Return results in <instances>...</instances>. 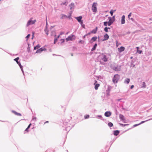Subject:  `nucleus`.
<instances>
[{"label":"nucleus","instance_id":"nucleus-1","mask_svg":"<svg viewBox=\"0 0 152 152\" xmlns=\"http://www.w3.org/2000/svg\"><path fill=\"white\" fill-rule=\"evenodd\" d=\"M120 76L118 74L114 75L113 79V82L114 83H117L119 79Z\"/></svg>","mask_w":152,"mask_h":152},{"label":"nucleus","instance_id":"nucleus-2","mask_svg":"<svg viewBox=\"0 0 152 152\" xmlns=\"http://www.w3.org/2000/svg\"><path fill=\"white\" fill-rule=\"evenodd\" d=\"M97 3L96 2H94L93 3L91 7V9L92 11L94 12H96L97 11V8L96 6Z\"/></svg>","mask_w":152,"mask_h":152},{"label":"nucleus","instance_id":"nucleus-3","mask_svg":"<svg viewBox=\"0 0 152 152\" xmlns=\"http://www.w3.org/2000/svg\"><path fill=\"white\" fill-rule=\"evenodd\" d=\"M75 36L73 34H71L67 38H66V41L67 42L69 41H72L75 40Z\"/></svg>","mask_w":152,"mask_h":152},{"label":"nucleus","instance_id":"nucleus-4","mask_svg":"<svg viewBox=\"0 0 152 152\" xmlns=\"http://www.w3.org/2000/svg\"><path fill=\"white\" fill-rule=\"evenodd\" d=\"M112 69L116 71H119L121 70L120 68H118V66H115V64H112L111 65Z\"/></svg>","mask_w":152,"mask_h":152},{"label":"nucleus","instance_id":"nucleus-5","mask_svg":"<svg viewBox=\"0 0 152 152\" xmlns=\"http://www.w3.org/2000/svg\"><path fill=\"white\" fill-rule=\"evenodd\" d=\"M101 59L105 62H107L108 60V58L107 56L103 53L101 55Z\"/></svg>","mask_w":152,"mask_h":152},{"label":"nucleus","instance_id":"nucleus-6","mask_svg":"<svg viewBox=\"0 0 152 152\" xmlns=\"http://www.w3.org/2000/svg\"><path fill=\"white\" fill-rule=\"evenodd\" d=\"M36 21V20H32L31 19H30L27 22V23L26 25V27H27L35 23Z\"/></svg>","mask_w":152,"mask_h":152},{"label":"nucleus","instance_id":"nucleus-7","mask_svg":"<svg viewBox=\"0 0 152 152\" xmlns=\"http://www.w3.org/2000/svg\"><path fill=\"white\" fill-rule=\"evenodd\" d=\"M75 18L77 20L78 22L80 23V24H83V20H82V17L81 16L75 17Z\"/></svg>","mask_w":152,"mask_h":152},{"label":"nucleus","instance_id":"nucleus-8","mask_svg":"<svg viewBox=\"0 0 152 152\" xmlns=\"http://www.w3.org/2000/svg\"><path fill=\"white\" fill-rule=\"evenodd\" d=\"M46 50V49L42 47L39 49H37L36 51V53H40L43 51Z\"/></svg>","mask_w":152,"mask_h":152},{"label":"nucleus","instance_id":"nucleus-9","mask_svg":"<svg viewBox=\"0 0 152 152\" xmlns=\"http://www.w3.org/2000/svg\"><path fill=\"white\" fill-rule=\"evenodd\" d=\"M125 16L124 15H122L121 18V24H124L125 23Z\"/></svg>","mask_w":152,"mask_h":152},{"label":"nucleus","instance_id":"nucleus-10","mask_svg":"<svg viewBox=\"0 0 152 152\" xmlns=\"http://www.w3.org/2000/svg\"><path fill=\"white\" fill-rule=\"evenodd\" d=\"M120 119L124 123H125L126 122L124 121L125 119L124 116L121 114H119V115Z\"/></svg>","mask_w":152,"mask_h":152},{"label":"nucleus","instance_id":"nucleus-11","mask_svg":"<svg viewBox=\"0 0 152 152\" xmlns=\"http://www.w3.org/2000/svg\"><path fill=\"white\" fill-rule=\"evenodd\" d=\"M111 115V113L110 111H106V112L104 114L105 116L107 117H109Z\"/></svg>","mask_w":152,"mask_h":152},{"label":"nucleus","instance_id":"nucleus-12","mask_svg":"<svg viewBox=\"0 0 152 152\" xmlns=\"http://www.w3.org/2000/svg\"><path fill=\"white\" fill-rule=\"evenodd\" d=\"M104 39H102L103 41H106L109 39V36L107 34H105L104 35Z\"/></svg>","mask_w":152,"mask_h":152},{"label":"nucleus","instance_id":"nucleus-13","mask_svg":"<svg viewBox=\"0 0 152 152\" xmlns=\"http://www.w3.org/2000/svg\"><path fill=\"white\" fill-rule=\"evenodd\" d=\"M135 61L134 60V61L133 60H132L130 62V67L132 68L134 67L135 66V65L134 64V62H135Z\"/></svg>","mask_w":152,"mask_h":152},{"label":"nucleus","instance_id":"nucleus-14","mask_svg":"<svg viewBox=\"0 0 152 152\" xmlns=\"http://www.w3.org/2000/svg\"><path fill=\"white\" fill-rule=\"evenodd\" d=\"M97 39V37L96 36H95L92 37L90 41V42L92 43L93 42L95 41Z\"/></svg>","mask_w":152,"mask_h":152},{"label":"nucleus","instance_id":"nucleus-15","mask_svg":"<svg viewBox=\"0 0 152 152\" xmlns=\"http://www.w3.org/2000/svg\"><path fill=\"white\" fill-rule=\"evenodd\" d=\"M12 112L16 115L20 116H22V115L20 113H17L15 110H12Z\"/></svg>","mask_w":152,"mask_h":152},{"label":"nucleus","instance_id":"nucleus-16","mask_svg":"<svg viewBox=\"0 0 152 152\" xmlns=\"http://www.w3.org/2000/svg\"><path fill=\"white\" fill-rule=\"evenodd\" d=\"M118 51L119 52H121L124 51L125 50V48L123 46H121L118 48Z\"/></svg>","mask_w":152,"mask_h":152},{"label":"nucleus","instance_id":"nucleus-17","mask_svg":"<svg viewBox=\"0 0 152 152\" xmlns=\"http://www.w3.org/2000/svg\"><path fill=\"white\" fill-rule=\"evenodd\" d=\"M120 132V131L118 130H114L113 131V134L115 136L118 135Z\"/></svg>","mask_w":152,"mask_h":152},{"label":"nucleus","instance_id":"nucleus-18","mask_svg":"<svg viewBox=\"0 0 152 152\" xmlns=\"http://www.w3.org/2000/svg\"><path fill=\"white\" fill-rule=\"evenodd\" d=\"M97 27H96L95 29L91 31V33H92L93 34H96L97 31Z\"/></svg>","mask_w":152,"mask_h":152},{"label":"nucleus","instance_id":"nucleus-19","mask_svg":"<svg viewBox=\"0 0 152 152\" xmlns=\"http://www.w3.org/2000/svg\"><path fill=\"white\" fill-rule=\"evenodd\" d=\"M96 118H99V119L102 120L103 121H104L105 120L102 117V116L101 115H96Z\"/></svg>","mask_w":152,"mask_h":152},{"label":"nucleus","instance_id":"nucleus-20","mask_svg":"<svg viewBox=\"0 0 152 152\" xmlns=\"http://www.w3.org/2000/svg\"><path fill=\"white\" fill-rule=\"evenodd\" d=\"M97 46V44L96 43L94 45V46H93V48H92L91 49V50L92 51H93L94 50H95L96 49Z\"/></svg>","mask_w":152,"mask_h":152},{"label":"nucleus","instance_id":"nucleus-21","mask_svg":"<svg viewBox=\"0 0 152 152\" xmlns=\"http://www.w3.org/2000/svg\"><path fill=\"white\" fill-rule=\"evenodd\" d=\"M73 126L71 127L69 126H67L66 127H65V130L66 131H68L67 133H68L69 132V131L71 129V128Z\"/></svg>","mask_w":152,"mask_h":152},{"label":"nucleus","instance_id":"nucleus-22","mask_svg":"<svg viewBox=\"0 0 152 152\" xmlns=\"http://www.w3.org/2000/svg\"><path fill=\"white\" fill-rule=\"evenodd\" d=\"M69 6L70 7V10H72L74 8V4L73 3H72L69 5Z\"/></svg>","mask_w":152,"mask_h":152},{"label":"nucleus","instance_id":"nucleus-23","mask_svg":"<svg viewBox=\"0 0 152 152\" xmlns=\"http://www.w3.org/2000/svg\"><path fill=\"white\" fill-rule=\"evenodd\" d=\"M136 48L137 49V52L139 53V54H141L142 52V51L141 50H139L140 48L139 47H137Z\"/></svg>","mask_w":152,"mask_h":152},{"label":"nucleus","instance_id":"nucleus-24","mask_svg":"<svg viewBox=\"0 0 152 152\" xmlns=\"http://www.w3.org/2000/svg\"><path fill=\"white\" fill-rule=\"evenodd\" d=\"M130 81V79L129 78H126L124 81V83H126L127 84H128Z\"/></svg>","mask_w":152,"mask_h":152},{"label":"nucleus","instance_id":"nucleus-25","mask_svg":"<svg viewBox=\"0 0 152 152\" xmlns=\"http://www.w3.org/2000/svg\"><path fill=\"white\" fill-rule=\"evenodd\" d=\"M109 19V22H111L112 23H113V22L115 21L114 20L112 19V17H109L108 18Z\"/></svg>","mask_w":152,"mask_h":152},{"label":"nucleus","instance_id":"nucleus-26","mask_svg":"<svg viewBox=\"0 0 152 152\" xmlns=\"http://www.w3.org/2000/svg\"><path fill=\"white\" fill-rule=\"evenodd\" d=\"M110 90V88L108 86V87L107 90L106 91V93L107 95H109Z\"/></svg>","mask_w":152,"mask_h":152},{"label":"nucleus","instance_id":"nucleus-27","mask_svg":"<svg viewBox=\"0 0 152 152\" xmlns=\"http://www.w3.org/2000/svg\"><path fill=\"white\" fill-rule=\"evenodd\" d=\"M40 47V46L38 44L36 46H35L34 47V49L35 50L38 49V48Z\"/></svg>","mask_w":152,"mask_h":152},{"label":"nucleus","instance_id":"nucleus-28","mask_svg":"<svg viewBox=\"0 0 152 152\" xmlns=\"http://www.w3.org/2000/svg\"><path fill=\"white\" fill-rule=\"evenodd\" d=\"M61 19H63L64 18H68L67 16L66 15H64V14H62L61 15Z\"/></svg>","mask_w":152,"mask_h":152},{"label":"nucleus","instance_id":"nucleus-29","mask_svg":"<svg viewBox=\"0 0 152 152\" xmlns=\"http://www.w3.org/2000/svg\"><path fill=\"white\" fill-rule=\"evenodd\" d=\"M142 86H141V88H145L146 87V85L145 84V83L144 82H143L142 83Z\"/></svg>","mask_w":152,"mask_h":152},{"label":"nucleus","instance_id":"nucleus-30","mask_svg":"<svg viewBox=\"0 0 152 152\" xmlns=\"http://www.w3.org/2000/svg\"><path fill=\"white\" fill-rule=\"evenodd\" d=\"M19 59V57H17L16 58H15V59H14V60L16 62L17 64H18V63L20 61H18Z\"/></svg>","mask_w":152,"mask_h":152},{"label":"nucleus","instance_id":"nucleus-31","mask_svg":"<svg viewBox=\"0 0 152 152\" xmlns=\"http://www.w3.org/2000/svg\"><path fill=\"white\" fill-rule=\"evenodd\" d=\"M99 84H96L95 85L94 88L96 90H97L98 89L99 87Z\"/></svg>","mask_w":152,"mask_h":152},{"label":"nucleus","instance_id":"nucleus-32","mask_svg":"<svg viewBox=\"0 0 152 152\" xmlns=\"http://www.w3.org/2000/svg\"><path fill=\"white\" fill-rule=\"evenodd\" d=\"M151 119H152L151 118V119H149L148 120H146V121H141L140 122V123L139 124V125H140L141 124H143V123H145V122H146L147 121H149L150 120H151Z\"/></svg>","mask_w":152,"mask_h":152},{"label":"nucleus","instance_id":"nucleus-33","mask_svg":"<svg viewBox=\"0 0 152 152\" xmlns=\"http://www.w3.org/2000/svg\"><path fill=\"white\" fill-rule=\"evenodd\" d=\"M116 10H111L110 12L111 16H112L113 14V13Z\"/></svg>","mask_w":152,"mask_h":152},{"label":"nucleus","instance_id":"nucleus-34","mask_svg":"<svg viewBox=\"0 0 152 152\" xmlns=\"http://www.w3.org/2000/svg\"><path fill=\"white\" fill-rule=\"evenodd\" d=\"M108 125L109 127H111L113 126V124L112 123L109 122L108 123Z\"/></svg>","mask_w":152,"mask_h":152},{"label":"nucleus","instance_id":"nucleus-35","mask_svg":"<svg viewBox=\"0 0 152 152\" xmlns=\"http://www.w3.org/2000/svg\"><path fill=\"white\" fill-rule=\"evenodd\" d=\"M119 124L121 126H122L123 127L125 126H128L129 125V124H122L121 123H119Z\"/></svg>","mask_w":152,"mask_h":152},{"label":"nucleus","instance_id":"nucleus-36","mask_svg":"<svg viewBox=\"0 0 152 152\" xmlns=\"http://www.w3.org/2000/svg\"><path fill=\"white\" fill-rule=\"evenodd\" d=\"M27 44H28V47L27 48V50H28V52L29 53V52H30V47H29L30 44H29V43L28 42Z\"/></svg>","mask_w":152,"mask_h":152},{"label":"nucleus","instance_id":"nucleus-37","mask_svg":"<svg viewBox=\"0 0 152 152\" xmlns=\"http://www.w3.org/2000/svg\"><path fill=\"white\" fill-rule=\"evenodd\" d=\"M30 36V34H28L27 36L26 37V41H27L28 39L29 38Z\"/></svg>","mask_w":152,"mask_h":152},{"label":"nucleus","instance_id":"nucleus-38","mask_svg":"<svg viewBox=\"0 0 152 152\" xmlns=\"http://www.w3.org/2000/svg\"><path fill=\"white\" fill-rule=\"evenodd\" d=\"M90 115H86L84 116V118L85 119H88L89 118Z\"/></svg>","mask_w":152,"mask_h":152},{"label":"nucleus","instance_id":"nucleus-39","mask_svg":"<svg viewBox=\"0 0 152 152\" xmlns=\"http://www.w3.org/2000/svg\"><path fill=\"white\" fill-rule=\"evenodd\" d=\"M108 25V22L105 21L104 22V25L105 26H107Z\"/></svg>","mask_w":152,"mask_h":152},{"label":"nucleus","instance_id":"nucleus-40","mask_svg":"<svg viewBox=\"0 0 152 152\" xmlns=\"http://www.w3.org/2000/svg\"><path fill=\"white\" fill-rule=\"evenodd\" d=\"M57 41H58L57 38H55L54 39V44H55L57 42Z\"/></svg>","mask_w":152,"mask_h":152},{"label":"nucleus","instance_id":"nucleus-41","mask_svg":"<svg viewBox=\"0 0 152 152\" xmlns=\"http://www.w3.org/2000/svg\"><path fill=\"white\" fill-rule=\"evenodd\" d=\"M104 30L106 32H108V29L107 27H106L104 28Z\"/></svg>","mask_w":152,"mask_h":152},{"label":"nucleus","instance_id":"nucleus-42","mask_svg":"<svg viewBox=\"0 0 152 152\" xmlns=\"http://www.w3.org/2000/svg\"><path fill=\"white\" fill-rule=\"evenodd\" d=\"M61 5H65L66 6L67 5V3L66 2H63L61 4Z\"/></svg>","mask_w":152,"mask_h":152},{"label":"nucleus","instance_id":"nucleus-43","mask_svg":"<svg viewBox=\"0 0 152 152\" xmlns=\"http://www.w3.org/2000/svg\"><path fill=\"white\" fill-rule=\"evenodd\" d=\"M32 120L34 121V122L36 121V117H33L32 118Z\"/></svg>","mask_w":152,"mask_h":152},{"label":"nucleus","instance_id":"nucleus-44","mask_svg":"<svg viewBox=\"0 0 152 152\" xmlns=\"http://www.w3.org/2000/svg\"><path fill=\"white\" fill-rule=\"evenodd\" d=\"M113 23H112L111 22H109V21H108V25L109 26H110V25H111Z\"/></svg>","mask_w":152,"mask_h":152},{"label":"nucleus","instance_id":"nucleus-45","mask_svg":"<svg viewBox=\"0 0 152 152\" xmlns=\"http://www.w3.org/2000/svg\"><path fill=\"white\" fill-rule=\"evenodd\" d=\"M18 65L19 66H20V67H22V66H23L21 65V63L20 62V61H19L18 63Z\"/></svg>","mask_w":152,"mask_h":152},{"label":"nucleus","instance_id":"nucleus-46","mask_svg":"<svg viewBox=\"0 0 152 152\" xmlns=\"http://www.w3.org/2000/svg\"><path fill=\"white\" fill-rule=\"evenodd\" d=\"M139 124H135L133 126V127H135L139 125Z\"/></svg>","mask_w":152,"mask_h":152},{"label":"nucleus","instance_id":"nucleus-47","mask_svg":"<svg viewBox=\"0 0 152 152\" xmlns=\"http://www.w3.org/2000/svg\"><path fill=\"white\" fill-rule=\"evenodd\" d=\"M61 43H63L65 42V40L64 39H61Z\"/></svg>","mask_w":152,"mask_h":152},{"label":"nucleus","instance_id":"nucleus-48","mask_svg":"<svg viewBox=\"0 0 152 152\" xmlns=\"http://www.w3.org/2000/svg\"><path fill=\"white\" fill-rule=\"evenodd\" d=\"M132 13H130L128 15V18L129 19H130V17L131 16Z\"/></svg>","mask_w":152,"mask_h":152},{"label":"nucleus","instance_id":"nucleus-49","mask_svg":"<svg viewBox=\"0 0 152 152\" xmlns=\"http://www.w3.org/2000/svg\"><path fill=\"white\" fill-rule=\"evenodd\" d=\"M45 33L47 34V35H48V31H47L46 29H45Z\"/></svg>","mask_w":152,"mask_h":152},{"label":"nucleus","instance_id":"nucleus-50","mask_svg":"<svg viewBox=\"0 0 152 152\" xmlns=\"http://www.w3.org/2000/svg\"><path fill=\"white\" fill-rule=\"evenodd\" d=\"M84 42V41H83L82 40H79V41H78V43H82V42Z\"/></svg>","mask_w":152,"mask_h":152},{"label":"nucleus","instance_id":"nucleus-51","mask_svg":"<svg viewBox=\"0 0 152 152\" xmlns=\"http://www.w3.org/2000/svg\"><path fill=\"white\" fill-rule=\"evenodd\" d=\"M80 25H81V26L83 28H85V25H84V24H83H83H80Z\"/></svg>","mask_w":152,"mask_h":152},{"label":"nucleus","instance_id":"nucleus-52","mask_svg":"<svg viewBox=\"0 0 152 152\" xmlns=\"http://www.w3.org/2000/svg\"><path fill=\"white\" fill-rule=\"evenodd\" d=\"M112 19H113V20H114L115 21V15H114L112 17Z\"/></svg>","mask_w":152,"mask_h":152},{"label":"nucleus","instance_id":"nucleus-53","mask_svg":"<svg viewBox=\"0 0 152 152\" xmlns=\"http://www.w3.org/2000/svg\"><path fill=\"white\" fill-rule=\"evenodd\" d=\"M31 123L28 126V127L27 128H29L31 126Z\"/></svg>","mask_w":152,"mask_h":152},{"label":"nucleus","instance_id":"nucleus-54","mask_svg":"<svg viewBox=\"0 0 152 152\" xmlns=\"http://www.w3.org/2000/svg\"><path fill=\"white\" fill-rule=\"evenodd\" d=\"M130 19V20H131L133 22H134V19L132 18H130V19Z\"/></svg>","mask_w":152,"mask_h":152},{"label":"nucleus","instance_id":"nucleus-55","mask_svg":"<svg viewBox=\"0 0 152 152\" xmlns=\"http://www.w3.org/2000/svg\"><path fill=\"white\" fill-rule=\"evenodd\" d=\"M29 128H27L25 130V131L28 132V131Z\"/></svg>","mask_w":152,"mask_h":152},{"label":"nucleus","instance_id":"nucleus-56","mask_svg":"<svg viewBox=\"0 0 152 152\" xmlns=\"http://www.w3.org/2000/svg\"><path fill=\"white\" fill-rule=\"evenodd\" d=\"M134 87V86L133 85H132L130 87V89H132Z\"/></svg>","mask_w":152,"mask_h":152},{"label":"nucleus","instance_id":"nucleus-57","mask_svg":"<svg viewBox=\"0 0 152 152\" xmlns=\"http://www.w3.org/2000/svg\"><path fill=\"white\" fill-rule=\"evenodd\" d=\"M91 33H91V31L89 32L88 34H86L87 35V36L88 35H89Z\"/></svg>","mask_w":152,"mask_h":152},{"label":"nucleus","instance_id":"nucleus-58","mask_svg":"<svg viewBox=\"0 0 152 152\" xmlns=\"http://www.w3.org/2000/svg\"><path fill=\"white\" fill-rule=\"evenodd\" d=\"M87 36V35H86V34H85V35L83 36V38L84 39H85V38L86 37V36Z\"/></svg>","mask_w":152,"mask_h":152},{"label":"nucleus","instance_id":"nucleus-59","mask_svg":"<svg viewBox=\"0 0 152 152\" xmlns=\"http://www.w3.org/2000/svg\"><path fill=\"white\" fill-rule=\"evenodd\" d=\"M20 68L22 71H23V66L20 67Z\"/></svg>","mask_w":152,"mask_h":152},{"label":"nucleus","instance_id":"nucleus-60","mask_svg":"<svg viewBox=\"0 0 152 152\" xmlns=\"http://www.w3.org/2000/svg\"><path fill=\"white\" fill-rule=\"evenodd\" d=\"M122 99H117V101H120Z\"/></svg>","mask_w":152,"mask_h":152},{"label":"nucleus","instance_id":"nucleus-61","mask_svg":"<svg viewBox=\"0 0 152 152\" xmlns=\"http://www.w3.org/2000/svg\"><path fill=\"white\" fill-rule=\"evenodd\" d=\"M71 15H69V16H67L68 17L67 18H71Z\"/></svg>","mask_w":152,"mask_h":152},{"label":"nucleus","instance_id":"nucleus-62","mask_svg":"<svg viewBox=\"0 0 152 152\" xmlns=\"http://www.w3.org/2000/svg\"><path fill=\"white\" fill-rule=\"evenodd\" d=\"M48 122H49L48 121H46V122H45L44 124L48 123Z\"/></svg>","mask_w":152,"mask_h":152},{"label":"nucleus","instance_id":"nucleus-63","mask_svg":"<svg viewBox=\"0 0 152 152\" xmlns=\"http://www.w3.org/2000/svg\"><path fill=\"white\" fill-rule=\"evenodd\" d=\"M95 83H94V85H95V83H96L97 82V81L96 80H95Z\"/></svg>","mask_w":152,"mask_h":152},{"label":"nucleus","instance_id":"nucleus-64","mask_svg":"<svg viewBox=\"0 0 152 152\" xmlns=\"http://www.w3.org/2000/svg\"><path fill=\"white\" fill-rule=\"evenodd\" d=\"M63 34V33L62 32H61L60 33V35H62Z\"/></svg>","mask_w":152,"mask_h":152}]
</instances>
